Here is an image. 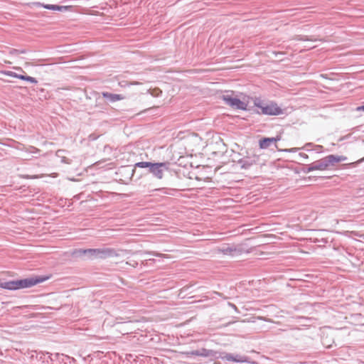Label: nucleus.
<instances>
[{"mask_svg":"<svg viewBox=\"0 0 364 364\" xmlns=\"http://www.w3.org/2000/svg\"><path fill=\"white\" fill-rule=\"evenodd\" d=\"M72 255L75 257H84L85 258L90 260L97 259H105L107 258L120 256L115 249L111 247L76 249L73 252Z\"/></svg>","mask_w":364,"mask_h":364,"instance_id":"obj_1","label":"nucleus"},{"mask_svg":"<svg viewBox=\"0 0 364 364\" xmlns=\"http://www.w3.org/2000/svg\"><path fill=\"white\" fill-rule=\"evenodd\" d=\"M255 107L257 108L255 111L258 114L277 116L283 114V110L274 102H265L259 97H255L253 99Z\"/></svg>","mask_w":364,"mask_h":364,"instance_id":"obj_2","label":"nucleus"},{"mask_svg":"<svg viewBox=\"0 0 364 364\" xmlns=\"http://www.w3.org/2000/svg\"><path fill=\"white\" fill-rule=\"evenodd\" d=\"M347 160V157L343 155H328L320 160L313 162L314 170L324 171L330 166H335L337 163Z\"/></svg>","mask_w":364,"mask_h":364,"instance_id":"obj_3","label":"nucleus"},{"mask_svg":"<svg viewBox=\"0 0 364 364\" xmlns=\"http://www.w3.org/2000/svg\"><path fill=\"white\" fill-rule=\"evenodd\" d=\"M221 98L227 105L232 108L241 110L248 109L247 105L245 102L233 97L232 91H226L225 93L222 95Z\"/></svg>","mask_w":364,"mask_h":364,"instance_id":"obj_4","label":"nucleus"},{"mask_svg":"<svg viewBox=\"0 0 364 364\" xmlns=\"http://www.w3.org/2000/svg\"><path fill=\"white\" fill-rule=\"evenodd\" d=\"M168 162L153 163L150 169H149V173L158 179H162L164 171L168 169Z\"/></svg>","mask_w":364,"mask_h":364,"instance_id":"obj_5","label":"nucleus"},{"mask_svg":"<svg viewBox=\"0 0 364 364\" xmlns=\"http://www.w3.org/2000/svg\"><path fill=\"white\" fill-rule=\"evenodd\" d=\"M217 252L222 253L225 255L236 256L239 255L242 252V247L235 245H223L222 247H219L216 250Z\"/></svg>","mask_w":364,"mask_h":364,"instance_id":"obj_6","label":"nucleus"},{"mask_svg":"<svg viewBox=\"0 0 364 364\" xmlns=\"http://www.w3.org/2000/svg\"><path fill=\"white\" fill-rule=\"evenodd\" d=\"M259 156L257 154H252L245 156L238 161V164L241 166L242 168L248 169L254 164L259 162Z\"/></svg>","mask_w":364,"mask_h":364,"instance_id":"obj_7","label":"nucleus"},{"mask_svg":"<svg viewBox=\"0 0 364 364\" xmlns=\"http://www.w3.org/2000/svg\"><path fill=\"white\" fill-rule=\"evenodd\" d=\"M47 277H29L23 279H21L23 289L29 288L36 285L37 284L45 282Z\"/></svg>","mask_w":364,"mask_h":364,"instance_id":"obj_8","label":"nucleus"},{"mask_svg":"<svg viewBox=\"0 0 364 364\" xmlns=\"http://www.w3.org/2000/svg\"><path fill=\"white\" fill-rule=\"evenodd\" d=\"M220 358L223 360L232 361V362L237 363H246L248 361V358L245 355H237V354L234 355V354L228 353H224V355H221Z\"/></svg>","mask_w":364,"mask_h":364,"instance_id":"obj_9","label":"nucleus"},{"mask_svg":"<svg viewBox=\"0 0 364 364\" xmlns=\"http://www.w3.org/2000/svg\"><path fill=\"white\" fill-rule=\"evenodd\" d=\"M34 5H36L37 7H43L44 9H48V10H53V11H57L60 12H65L68 11L71 6H59V5H54V4H46L41 2H35Z\"/></svg>","mask_w":364,"mask_h":364,"instance_id":"obj_10","label":"nucleus"},{"mask_svg":"<svg viewBox=\"0 0 364 364\" xmlns=\"http://www.w3.org/2000/svg\"><path fill=\"white\" fill-rule=\"evenodd\" d=\"M102 95L105 99L107 100L109 102H115L117 101L125 99V97L122 95L114 94L108 92H102Z\"/></svg>","mask_w":364,"mask_h":364,"instance_id":"obj_11","label":"nucleus"},{"mask_svg":"<svg viewBox=\"0 0 364 364\" xmlns=\"http://www.w3.org/2000/svg\"><path fill=\"white\" fill-rule=\"evenodd\" d=\"M65 358H69L68 356L65 355L63 354H60L58 353H55V354L49 353L48 355V358L46 360V363H50V364H54L53 363L57 360L59 362H61V361L63 362Z\"/></svg>","mask_w":364,"mask_h":364,"instance_id":"obj_12","label":"nucleus"},{"mask_svg":"<svg viewBox=\"0 0 364 364\" xmlns=\"http://www.w3.org/2000/svg\"><path fill=\"white\" fill-rule=\"evenodd\" d=\"M279 140H280V138L278 136L271 138H263L262 139L259 140V147L261 149H267L272 144L275 143Z\"/></svg>","mask_w":364,"mask_h":364,"instance_id":"obj_13","label":"nucleus"},{"mask_svg":"<svg viewBox=\"0 0 364 364\" xmlns=\"http://www.w3.org/2000/svg\"><path fill=\"white\" fill-rule=\"evenodd\" d=\"M197 353H198V356H201V357H205V358L215 357V355H216L215 351H214L213 350H209V349H206V348L198 349V350H197Z\"/></svg>","mask_w":364,"mask_h":364,"instance_id":"obj_14","label":"nucleus"},{"mask_svg":"<svg viewBox=\"0 0 364 364\" xmlns=\"http://www.w3.org/2000/svg\"><path fill=\"white\" fill-rule=\"evenodd\" d=\"M1 287L9 290H16L15 281H9L1 283Z\"/></svg>","mask_w":364,"mask_h":364,"instance_id":"obj_15","label":"nucleus"},{"mask_svg":"<svg viewBox=\"0 0 364 364\" xmlns=\"http://www.w3.org/2000/svg\"><path fill=\"white\" fill-rule=\"evenodd\" d=\"M152 164H153L152 162H149V161L137 162L134 164V168H147L149 170V169H150V167L151 166Z\"/></svg>","mask_w":364,"mask_h":364,"instance_id":"obj_16","label":"nucleus"},{"mask_svg":"<svg viewBox=\"0 0 364 364\" xmlns=\"http://www.w3.org/2000/svg\"><path fill=\"white\" fill-rule=\"evenodd\" d=\"M21 150L31 154H37L40 152V150L34 146H30L28 147H23Z\"/></svg>","mask_w":364,"mask_h":364,"instance_id":"obj_17","label":"nucleus"},{"mask_svg":"<svg viewBox=\"0 0 364 364\" xmlns=\"http://www.w3.org/2000/svg\"><path fill=\"white\" fill-rule=\"evenodd\" d=\"M63 152H64V151H63V150H58V151H57V153H56V155H57L58 156H59V157H60V158H61V162H62V163H65V164H70L71 163V160H70V159H68V158H67V157H65V156H60V153H63Z\"/></svg>","mask_w":364,"mask_h":364,"instance_id":"obj_18","label":"nucleus"},{"mask_svg":"<svg viewBox=\"0 0 364 364\" xmlns=\"http://www.w3.org/2000/svg\"><path fill=\"white\" fill-rule=\"evenodd\" d=\"M49 353L48 352H39L36 353V358L39 360H42L43 362H46V356L48 355Z\"/></svg>","mask_w":364,"mask_h":364,"instance_id":"obj_19","label":"nucleus"},{"mask_svg":"<svg viewBox=\"0 0 364 364\" xmlns=\"http://www.w3.org/2000/svg\"><path fill=\"white\" fill-rule=\"evenodd\" d=\"M363 161H364V157L362 158L361 159L358 160L355 162L343 164V166H345L346 168L355 167L358 164H360Z\"/></svg>","mask_w":364,"mask_h":364,"instance_id":"obj_20","label":"nucleus"},{"mask_svg":"<svg viewBox=\"0 0 364 364\" xmlns=\"http://www.w3.org/2000/svg\"><path fill=\"white\" fill-rule=\"evenodd\" d=\"M313 171H315V170H314V165H313L312 163L309 164V165H306L303 168V172L305 173H309V172Z\"/></svg>","mask_w":364,"mask_h":364,"instance_id":"obj_21","label":"nucleus"},{"mask_svg":"<svg viewBox=\"0 0 364 364\" xmlns=\"http://www.w3.org/2000/svg\"><path fill=\"white\" fill-rule=\"evenodd\" d=\"M182 354L185 355L187 358L191 357V356H198L197 350H191V351H187V352H183Z\"/></svg>","mask_w":364,"mask_h":364,"instance_id":"obj_22","label":"nucleus"},{"mask_svg":"<svg viewBox=\"0 0 364 364\" xmlns=\"http://www.w3.org/2000/svg\"><path fill=\"white\" fill-rule=\"evenodd\" d=\"M2 73L6 76H9V77H16V75L17 73L13 72V71H10V70H4L2 71Z\"/></svg>","mask_w":364,"mask_h":364,"instance_id":"obj_23","label":"nucleus"},{"mask_svg":"<svg viewBox=\"0 0 364 364\" xmlns=\"http://www.w3.org/2000/svg\"><path fill=\"white\" fill-rule=\"evenodd\" d=\"M150 94L154 97H158L161 94V91L159 89H154L150 92Z\"/></svg>","mask_w":364,"mask_h":364,"instance_id":"obj_24","label":"nucleus"},{"mask_svg":"<svg viewBox=\"0 0 364 364\" xmlns=\"http://www.w3.org/2000/svg\"><path fill=\"white\" fill-rule=\"evenodd\" d=\"M25 80L28 81L31 83H34V84H36L38 82L37 80L35 77L28 76V75L26 76Z\"/></svg>","mask_w":364,"mask_h":364,"instance_id":"obj_25","label":"nucleus"},{"mask_svg":"<svg viewBox=\"0 0 364 364\" xmlns=\"http://www.w3.org/2000/svg\"><path fill=\"white\" fill-rule=\"evenodd\" d=\"M299 41H316L317 39L316 38H309L308 36H301L298 38Z\"/></svg>","mask_w":364,"mask_h":364,"instance_id":"obj_26","label":"nucleus"},{"mask_svg":"<svg viewBox=\"0 0 364 364\" xmlns=\"http://www.w3.org/2000/svg\"><path fill=\"white\" fill-rule=\"evenodd\" d=\"M14 281H15L16 290L23 289L21 279L14 280Z\"/></svg>","mask_w":364,"mask_h":364,"instance_id":"obj_27","label":"nucleus"},{"mask_svg":"<svg viewBox=\"0 0 364 364\" xmlns=\"http://www.w3.org/2000/svg\"><path fill=\"white\" fill-rule=\"evenodd\" d=\"M323 146H321V145H315V146H314V149L316 152H318V153H321V152H322V151H323Z\"/></svg>","mask_w":364,"mask_h":364,"instance_id":"obj_28","label":"nucleus"},{"mask_svg":"<svg viewBox=\"0 0 364 364\" xmlns=\"http://www.w3.org/2000/svg\"><path fill=\"white\" fill-rule=\"evenodd\" d=\"M299 149H300V148H291V149H285L284 151H287V152H296Z\"/></svg>","mask_w":364,"mask_h":364,"instance_id":"obj_29","label":"nucleus"},{"mask_svg":"<svg viewBox=\"0 0 364 364\" xmlns=\"http://www.w3.org/2000/svg\"><path fill=\"white\" fill-rule=\"evenodd\" d=\"M26 76V75H24L17 74L16 78H18V79H20V80H25Z\"/></svg>","mask_w":364,"mask_h":364,"instance_id":"obj_30","label":"nucleus"},{"mask_svg":"<svg viewBox=\"0 0 364 364\" xmlns=\"http://www.w3.org/2000/svg\"><path fill=\"white\" fill-rule=\"evenodd\" d=\"M315 145H314L312 143H307L306 144V145L304 146V148L306 149V150H309V148L310 147H314Z\"/></svg>","mask_w":364,"mask_h":364,"instance_id":"obj_31","label":"nucleus"},{"mask_svg":"<svg viewBox=\"0 0 364 364\" xmlns=\"http://www.w3.org/2000/svg\"><path fill=\"white\" fill-rule=\"evenodd\" d=\"M299 156L306 159L309 158L308 155L305 153H299Z\"/></svg>","mask_w":364,"mask_h":364,"instance_id":"obj_32","label":"nucleus"},{"mask_svg":"<svg viewBox=\"0 0 364 364\" xmlns=\"http://www.w3.org/2000/svg\"><path fill=\"white\" fill-rule=\"evenodd\" d=\"M357 111H364V105L356 108Z\"/></svg>","mask_w":364,"mask_h":364,"instance_id":"obj_33","label":"nucleus"},{"mask_svg":"<svg viewBox=\"0 0 364 364\" xmlns=\"http://www.w3.org/2000/svg\"><path fill=\"white\" fill-rule=\"evenodd\" d=\"M228 304H229V306H230L232 308H233L235 311H237V306H236L235 304H232V303H229Z\"/></svg>","mask_w":364,"mask_h":364,"instance_id":"obj_34","label":"nucleus"},{"mask_svg":"<svg viewBox=\"0 0 364 364\" xmlns=\"http://www.w3.org/2000/svg\"><path fill=\"white\" fill-rule=\"evenodd\" d=\"M149 255H154V256H160L161 254L156 253V252H149Z\"/></svg>","mask_w":364,"mask_h":364,"instance_id":"obj_35","label":"nucleus"},{"mask_svg":"<svg viewBox=\"0 0 364 364\" xmlns=\"http://www.w3.org/2000/svg\"><path fill=\"white\" fill-rule=\"evenodd\" d=\"M134 172H135V169L134 168V169L132 170V175L134 174Z\"/></svg>","mask_w":364,"mask_h":364,"instance_id":"obj_36","label":"nucleus"}]
</instances>
